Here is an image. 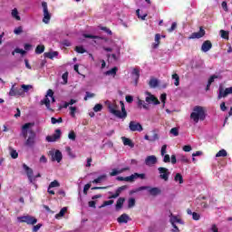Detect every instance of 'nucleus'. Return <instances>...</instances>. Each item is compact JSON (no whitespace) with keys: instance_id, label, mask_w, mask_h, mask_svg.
<instances>
[{"instance_id":"obj_15","label":"nucleus","mask_w":232,"mask_h":232,"mask_svg":"<svg viewBox=\"0 0 232 232\" xmlns=\"http://www.w3.org/2000/svg\"><path fill=\"white\" fill-rule=\"evenodd\" d=\"M52 155V160L56 162H61L63 160V152L61 150H57L55 152H51Z\"/></svg>"},{"instance_id":"obj_58","label":"nucleus","mask_w":232,"mask_h":232,"mask_svg":"<svg viewBox=\"0 0 232 232\" xmlns=\"http://www.w3.org/2000/svg\"><path fill=\"white\" fill-rule=\"evenodd\" d=\"M174 30H177V23L176 22L172 23L170 28L168 29V32L169 34H171V32H174Z\"/></svg>"},{"instance_id":"obj_64","label":"nucleus","mask_w":232,"mask_h":232,"mask_svg":"<svg viewBox=\"0 0 232 232\" xmlns=\"http://www.w3.org/2000/svg\"><path fill=\"white\" fill-rule=\"evenodd\" d=\"M192 218H193V220H200V214H198L197 212H193Z\"/></svg>"},{"instance_id":"obj_36","label":"nucleus","mask_w":232,"mask_h":232,"mask_svg":"<svg viewBox=\"0 0 232 232\" xmlns=\"http://www.w3.org/2000/svg\"><path fill=\"white\" fill-rule=\"evenodd\" d=\"M136 15L138 19H141V21H146V17H148V14H144L143 15H140V9L136 10Z\"/></svg>"},{"instance_id":"obj_24","label":"nucleus","mask_w":232,"mask_h":232,"mask_svg":"<svg viewBox=\"0 0 232 232\" xmlns=\"http://www.w3.org/2000/svg\"><path fill=\"white\" fill-rule=\"evenodd\" d=\"M116 180H119L120 182H133V176H129L125 178L119 176L116 178Z\"/></svg>"},{"instance_id":"obj_14","label":"nucleus","mask_w":232,"mask_h":232,"mask_svg":"<svg viewBox=\"0 0 232 232\" xmlns=\"http://www.w3.org/2000/svg\"><path fill=\"white\" fill-rule=\"evenodd\" d=\"M232 93V87L224 89L222 87H219V93L218 96V99H222V97H227L229 94Z\"/></svg>"},{"instance_id":"obj_21","label":"nucleus","mask_w":232,"mask_h":232,"mask_svg":"<svg viewBox=\"0 0 232 232\" xmlns=\"http://www.w3.org/2000/svg\"><path fill=\"white\" fill-rule=\"evenodd\" d=\"M132 75L135 76V86H137V84H139V79H140V71L138 68H134L132 70Z\"/></svg>"},{"instance_id":"obj_5","label":"nucleus","mask_w":232,"mask_h":232,"mask_svg":"<svg viewBox=\"0 0 232 232\" xmlns=\"http://www.w3.org/2000/svg\"><path fill=\"white\" fill-rule=\"evenodd\" d=\"M23 169H24V171L27 175V179H28L29 182H31V184L35 182V180L37 179L41 178V173H38L36 176H34V169H32V168L28 167V165H26V163L23 164Z\"/></svg>"},{"instance_id":"obj_25","label":"nucleus","mask_w":232,"mask_h":232,"mask_svg":"<svg viewBox=\"0 0 232 232\" xmlns=\"http://www.w3.org/2000/svg\"><path fill=\"white\" fill-rule=\"evenodd\" d=\"M160 44V35L159 34H155V43L152 44L153 50H157Z\"/></svg>"},{"instance_id":"obj_30","label":"nucleus","mask_w":232,"mask_h":232,"mask_svg":"<svg viewBox=\"0 0 232 232\" xmlns=\"http://www.w3.org/2000/svg\"><path fill=\"white\" fill-rule=\"evenodd\" d=\"M149 86L150 88H157L159 86V80L152 78L149 82Z\"/></svg>"},{"instance_id":"obj_50","label":"nucleus","mask_w":232,"mask_h":232,"mask_svg":"<svg viewBox=\"0 0 232 232\" xmlns=\"http://www.w3.org/2000/svg\"><path fill=\"white\" fill-rule=\"evenodd\" d=\"M70 110V115L72 117H75V112L77 111V107L71 106L69 107Z\"/></svg>"},{"instance_id":"obj_28","label":"nucleus","mask_w":232,"mask_h":232,"mask_svg":"<svg viewBox=\"0 0 232 232\" xmlns=\"http://www.w3.org/2000/svg\"><path fill=\"white\" fill-rule=\"evenodd\" d=\"M175 182H179V184H184V178L182 177V174L177 173L174 177Z\"/></svg>"},{"instance_id":"obj_6","label":"nucleus","mask_w":232,"mask_h":232,"mask_svg":"<svg viewBox=\"0 0 232 232\" xmlns=\"http://www.w3.org/2000/svg\"><path fill=\"white\" fill-rule=\"evenodd\" d=\"M17 220L21 224H27L28 226H35V223L37 222V218L30 215L18 217Z\"/></svg>"},{"instance_id":"obj_12","label":"nucleus","mask_w":232,"mask_h":232,"mask_svg":"<svg viewBox=\"0 0 232 232\" xmlns=\"http://www.w3.org/2000/svg\"><path fill=\"white\" fill-rule=\"evenodd\" d=\"M206 35V30L203 27H199V31L197 33H192L189 39H202Z\"/></svg>"},{"instance_id":"obj_51","label":"nucleus","mask_w":232,"mask_h":232,"mask_svg":"<svg viewBox=\"0 0 232 232\" xmlns=\"http://www.w3.org/2000/svg\"><path fill=\"white\" fill-rule=\"evenodd\" d=\"M171 135H174V137H179V128L174 127L170 130Z\"/></svg>"},{"instance_id":"obj_43","label":"nucleus","mask_w":232,"mask_h":232,"mask_svg":"<svg viewBox=\"0 0 232 232\" xmlns=\"http://www.w3.org/2000/svg\"><path fill=\"white\" fill-rule=\"evenodd\" d=\"M51 122H52V124H57V122L59 124H61V122H63V118L60 117V118L56 119V118L52 117L51 118Z\"/></svg>"},{"instance_id":"obj_35","label":"nucleus","mask_w":232,"mask_h":232,"mask_svg":"<svg viewBox=\"0 0 232 232\" xmlns=\"http://www.w3.org/2000/svg\"><path fill=\"white\" fill-rule=\"evenodd\" d=\"M172 79H174V84H175V86H179V84H180V77L179 76V74H177V73H174V74H172Z\"/></svg>"},{"instance_id":"obj_11","label":"nucleus","mask_w":232,"mask_h":232,"mask_svg":"<svg viewBox=\"0 0 232 232\" xmlns=\"http://www.w3.org/2000/svg\"><path fill=\"white\" fill-rule=\"evenodd\" d=\"M129 128L130 131H142L144 129L142 128V125L135 121H131L129 123Z\"/></svg>"},{"instance_id":"obj_16","label":"nucleus","mask_w":232,"mask_h":232,"mask_svg":"<svg viewBox=\"0 0 232 232\" xmlns=\"http://www.w3.org/2000/svg\"><path fill=\"white\" fill-rule=\"evenodd\" d=\"M211 48H213V44H211V41L209 40L205 41L201 45V51L205 53L209 52Z\"/></svg>"},{"instance_id":"obj_22","label":"nucleus","mask_w":232,"mask_h":232,"mask_svg":"<svg viewBox=\"0 0 232 232\" xmlns=\"http://www.w3.org/2000/svg\"><path fill=\"white\" fill-rule=\"evenodd\" d=\"M137 105L140 110H142V108L143 110H150V106H148V103H146V102L140 100V98H138Z\"/></svg>"},{"instance_id":"obj_4","label":"nucleus","mask_w":232,"mask_h":232,"mask_svg":"<svg viewBox=\"0 0 232 232\" xmlns=\"http://www.w3.org/2000/svg\"><path fill=\"white\" fill-rule=\"evenodd\" d=\"M145 189H148L150 195H151V197H157V195H160V193H162V190H160V188H157V187H153L150 188L149 186H141L140 188H138L136 190L132 191V193H137L139 191H144Z\"/></svg>"},{"instance_id":"obj_62","label":"nucleus","mask_w":232,"mask_h":232,"mask_svg":"<svg viewBox=\"0 0 232 232\" xmlns=\"http://www.w3.org/2000/svg\"><path fill=\"white\" fill-rule=\"evenodd\" d=\"M100 30H102L103 32H106L109 35H111V30H110L108 27L100 26Z\"/></svg>"},{"instance_id":"obj_19","label":"nucleus","mask_w":232,"mask_h":232,"mask_svg":"<svg viewBox=\"0 0 232 232\" xmlns=\"http://www.w3.org/2000/svg\"><path fill=\"white\" fill-rule=\"evenodd\" d=\"M124 171H130V167L123 168L120 170H117L115 169H112L111 172H110L111 177H115L117 175H120V173H124Z\"/></svg>"},{"instance_id":"obj_44","label":"nucleus","mask_w":232,"mask_h":232,"mask_svg":"<svg viewBox=\"0 0 232 232\" xmlns=\"http://www.w3.org/2000/svg\"><path fill=\"white\" fill-rule=\"evenodd\" d=\"M68 139H70V140H75V139H77V135L75 134V131L71 130L68 134Z\"/></svg>"},{"instance_id":"obj_26","label":"nucleus","mask_w":232,"mask_h":232,"mask_svg":"<svg viewBox=\"0 0 232 232\" xmlns=\"http://www.w3.org/2000/svg\"><path fill=\"white\" fill-rule=\"evenodd\" d=\"M124 202H126V198H119L116 202V209H122V206H124Z\"/></svg>"},{"instance_id":"obj_7","label":"nucleus","mask_w":232,"mask_h":232,"mask_svg":"<svg viewBox=\"0 0 232 232\" xmlns=\"http://www.w3.org/2000/svg\"><path fill=\"white\" fill-rule=\"evenodd\" d=\"M42 8L44 12L43 23H44V24H48L50 23V19H52V14L48 11V3L42 2Z\"/></svg>"},{"instance_id":"obj_34","label":"nucleus","mask_w":232,"mask_h":232,"mask_svg":"<svg viewBox=\"0 0 232 232\" xmlns=\"http://www.w3.org/2000/svg\"><path fill=\"white\" fill-rule=\"evenodd\" d=\"M118 70H119V68L113 67L112 69L107 71V72H105V75H113V76H115V75H117Z\"/></svg>"},{"instance_id":"obj_41","label":"nucleus","mask_w":232,"mask_h":232,"mask_svg":"<svg viewBox=\"0 0 232 232\" xmlns=\"http://www.w3.org/2000/svg\"><path fill=\"white\" fill-rule=\"evenodd\" d=\"M68 211V208L64 207L63 208L58 214H56V218H59L60 217H64V214Z\"/></svg>"},{"instance_id":"obj_37","label":"nucleus","mask_w":232,"mask_h":232,"mask_svg":"<svg viewBox=\"0 0 232 232\" xmlns=\"http://www.w3.org/2000/svg\"><path fill=\"white\" fill-rule=\"evenodd\" d=\"M44 45L41 44V45H37L36 49H35V53H37L38 55H41V53H43L44 52Z\"/></svg>"},{"instance_id":"obj_33","label":"nucleus","mask_w":232,"mask_h":232,"mask_svg":"<svg viewBox=\"0 0 232 232\" xmlns=\"http://www.w3.org/2000/svg\"><path fill=\"white\" fill-rule=\"evenodd\" d=\"M219 34L222 39H226L227 41H229V32L225 30H220Z\"/></svg>"},{"instance_id":"obj_48","label":"nucleus","mask_w":232,"mask_h":232,"mask_svg":"<svg viewBox=\"0 0 232 232\" xmlns=\"http://www.w3.org/2000/svg\"><path fill=\"white\" fill-rule=\"evenodd\" d=\"M93 111H95V112L102 111V104L97 103V104L93 107Z\"/></svg>"},{"instance_id":"obj_52","label":"nucleus","mask_w":232,"mask_h":232,"mask_svg":"<svg viewBox=\"0 0 232 232\" xmlns=\"http://www.w3.org/2000/svg\"><path fill=\"white\" fill-rule=\"evenodd\" d=\"M61 184L57 180H53L50 183L49 188H59Z\"/></svg>"},{"instance_id":"obj_55","label":"nucleus","mask_w":232,"mask_h":232,"mask_svg":"<svg viewBox=\"0 0 232 232\" xmlns=\"http://www.w3.org/2000/svg\"><path fill=\"white\" fill-rule=\"evenodd\" d=\"M111 204H113V199L104 201L100 208H106V206H111Z\"/></svg>"},{"instance_id":"obj_20","label":"nucleus","mask_w":232,"mask_h":232,"mask_svg":"<svg viewBox=\"0 0 232 232\" xmlns=\"http://www.w3.org/2000/svg\"><path fill=\"white\" fill-rule=\"evenodd\" d=\"M121 140L124 146H129V148H135V143H133L130 138L121 137Z\"/></svg>"},{"instance_id":"obj_59","label":"nucleus","mask_w":232,"mask_h":232,"mask_svg":"<svg viewBox=\"0 0 232 232\" xmlns=\"http://www.w3.org/2000/svg\"><path fill=\"white\" fill-rule=\"evenodd\" d=\"M163 157V162H165L166 164L171 162V158L169 157V154H165Z\"/></svg>"},{"instance_id":"obj_1","label":"nucleus","mask_w":232,"mask_h":232,"mask_svg":"<svg viewBox=\"0 0 232 232\" xmlns=\"http://www.w3.org/2000/svg\"><path fill=\"white\" fill-rule=\"evenodd\" d=\"M33 126H35L34 122H27L22 126V136L24 139H27L25 140V145L29 148H33V146H35V138L37 137V134H35V131L32 130Z\"/></svg>"},{"instance_id":"obj_45","label":"nucleus","mask_w":232,"mask_h":232,"mask_svg":"<svg viewBox=\"0 0 232 232\" xmlns=\"http://www.w3.org/2000/svg\"><path fill=\"white\" fill-rule=\"evenodd\" d=\"M75 52H77V53H86V49L82 46H76Z\"/></svg>"},{"instance_id":"obj_13","label":"nucleus","mask_w":232,"mask_h":232,"mask_svg":"<svg viewBox=\"0 0 232 232\" xmlns=\"http://www.w3.org/2000/svg\"><path fill=\"white\" fill-rule=\"evenodd\" d=\"M157 162H158V160H157V156H155V155L148 156L145 159V165L149 166V167L155 166V164H157Z\"/></svg>"},{"instance_id":"obj_46","label":"nucleus","mask_w":232,"mask_h":232,"mask_svg":"<svg viewBox=\"0 0 232 232\" xmlns=\"http://www.w3.org/2000/svg\"><path fill=\"white\" fill-rule=\"evenodd\" d=\"M135 206V198H130L128 201V208L129 209H130V208H134Z\"/></svg>"},{"instance_id":"obj_47","label":"nucleus","mask_w":232,"mask_h":232,"mask_svg":"<svg viewBox=\"0 0 232 232\" xmlns=\"http://www.w3.org/2000/svg\"><path fill=\"white\" fill-rule=\"evenodd\" d=\"M47 95L51 97L52 102H55V96H53V91L52 89L47 91Z\"/></svg>"},{"instance_id":"obj_57","label":"nucleus","mask_w":232,"mask_h":232,"mask_svg":"<svg viewBox=\"0 0 232 232\" xmlns=\"http://www.w3.org/2000/svg\"><path fill=\"white\" fill-rule=\"evenodd\" d=\"M145 101H146V102H149V104H150V103L153 102V101H155V96L150 94V96L146 97Z\"/></svg>"},{"instance_id":"obj_61","label":"nucleus","mask_w":232,"mask_h":232,"mask_svg":"<svg viewBox=\"0 0 232 232\" xmlns=\"http://www.w3.org/2000/svg\"><path fill=\"white\" fill-rule=\"evenodd\" d=\"M179 160H180V162H183L184 164H189V160L186 156H181Z\"/></svg>"},{"instance_id":"obj_27","label":"nucleus","mask_w":232,"mask_h":232,"mask_svg":"<svg viewBox=\"0 0 232 232\" xmlns=\"http://www.w3.org/2000/svg\"><path fill=\"white\" fill-rule=\"evenodd\" d=\"M32 88H34V86H32V85H26V84L21 85V90L23 91L24 97V93H28V92H30V90H32Z\"/></svg>"},{"instance_id":"obj_53","label":"nucleus","mask_w":232,"mask_h":232,"mask_svg":"<svg viewBox=\"0 0 232 232\" xmlns=\"http://www.w3.org/2000/svg\"><path fill=\"white\" fill-rule=\"evenodd\" d=\"M167 150H168V145L165 144L161 147V150H160L161 157H164L166 155Z\"/></svg>"},{"instance_id":"obj_9","label":"nucleus","mask_w":232,"mask_h":232,"mask_svg":"<svg viewBox=\"0 0 232 232\" xmlns=\"http://www.w3.org/2000/svg\"><path fill=\"white\" fill-rule=\"evenodd\" d=\"M158 171L160 173V179L161 180H164L165 182H168L169 180V169L164 167L158 168Z\"/></svg>"},{"instance_id":"obj_39","label":"nucleus","mask_w":232,"mask_h":232,"mask_svg":"<svg viewBox=\"0 0 232 232\" xmlns=\"http://www.w3.org/2000/svg\"><path fill=\"white\" fill-rule=\"evenodd\" d=\"M104 179H106V175L103 174L102 176H99L97 179L92 180V184H100V182H102Z\"/></svg>"},{"instance_id":"obj_10","label":"nucleus","mask_w":232,"mask_h":232,"mask_svg":"<svg viewBox=\"0 0 232 232\" xmlns=\"http://www.w3.org/2000/svg\"><path fill=\"white\" fill-rule=\"evenodd\" d=\"M61 129H56L53 135H49L46 137V140L47 142H55L56 140H59L61 139Z\"/></svg>"},{"instance_id":"obj_40","label":"nucleus","mask_w":232,"mask_h":232,"mask_svg":"<svg viewBox=\"0 0 232 232\" xmlns=\"http://www.w3.org/2000/svg\"><path fill=\"white\" fill-rule=\"evenodd\" d=\"M216 157H227V151L224 149L220 150L217 154Z\"/></svg>"},{"instance_id":"obj_8","label":"nucleus","mask_w":232,"mask_h":232,"mask_svg":"<svg viewBox=\"0 0 232 232\" xmlns=\"http://www.w3.org/2000/svg\"><path fill=\"white\" fill-rule=\"evenodd\" d=\"M16 84H13L10 91H9V96L10 97H24L23 89L19 87H15Z\"/></svg>"},{"instance_id":"obj_32","label":"nucleus","mask_w":232,"mask_h":232,"mask_svg":"<svg viewBox=\"0 0 232 232\" xmlns=\"http://www.w3.org/2000/svg\"><path fill=\"white\" fill-rule=\"evenodd\" d=\"M45 57H47V59H53V57H57V55H59L58 52H48V53H44Z\"/></svg>"},{"instance_id":"obj_54","label":"nucleus","mask_w":232,"mask_h":232,"mask_svg":"<svg viewBox=\"0 0 232 232\" xmlns=\"http://www.w3.org/2000/svg\"><path fill=\"white\" fill-rule=\"evenodd\" d=\"M42 227H43V224L38 223L36 226H34V227H33L32 231H33V232H37V231H39V229H41Z\"/></svg>"},{"instance_id":"obj_23","label":"nucleus","mask_w":232,"mask_h":232,"mask_svg":"<svg viewBox=\"0 0 232 232\" xmlns=\"http://www.w3.org/2000/svg\"><path fill=\"white\" fill-rule=\"evenodd\" d=\"M128 220H130V216H128V214H122L118 218L119 224H128Z\"/></svg>"},{"instance_id":"obj_60","label":"nucleus","mask_w":232,"mask_h":232,"mask_svg":"<svg viewBox=\"0 0 232 232\" xmlns=\"http://www.w3.org/2000/svg\"><path fill=\"white\" fill-rule=\"evenodd\" d=\"M10 155L12 159H17V157H19V153H17V150H12Z\"/></svg>"},{"instance_id":"obj_29","label":"nucleus","mask_w":232,"mask_h":232,"mask_svg":"<svg viewBox=\"0 0 232 232\" xmlns=\"http://www.w3.org/2000/svg\"><path fill=\"white\" fill-rule=\"evenodd\" d=\"M11 15L14 17V19H16V21H21V16L19 15V11H17V8L12 10Z\"/></svg>"},{"instance_id":"obj_63","label":"nucleus","mask_w":232,"mask_h":232,"mask_svg":"<svg viewBox=\"0 0 232 232\" xmlns=\"http://www.w3.org/2000/svg\"><path fill=\"white\" fill-rule=\"evenodd\" d=\"M14 34H15V35H19V34H23V27L19 26V27L15 28L14 30Z\"/></svg>"},{"instance_id":"obj_56","label":"nucleus","mask_w":232,"mask_h":232,"mask_svg":"<svg viewBox=\"0 0 232 232\" xmlns=\"http://www.w3.org/2000/svg\"><path fill=\"white\" fill-rule=\"evenodd\" d=\"M90 188H92V184L87 183L84 187H83V194L84 195H88V190L90 189Z\"/></svg>"},{"instance_id":"obj_42","label":"nucleus","mask_w":232,"mask_h":232,"mask_svg":"<svg viewBox=\"0 0 232 232\" xmlns=\"http://www.w3.org/2000/svg\"><path fill=\"white\" fill-rule=\"evenodd\" d=\"M93 97H95V93L86 92H85V97L83 99H84V101H88V99H93Z\"/></svg>"},{"instance_id":"obj_2","label":"nucleus","mask_w":232,"mask_h":232,"mask_svg":"<svg viewBox=\"0 0 232 232\" xmlns=\"http://www.w3.org/2000/svg\"><path fill=\"white\" fill-rule=\"evenodd\" d=\"M121 104V111L119 110V105L115 102H107V108L114 117L118 119H126L128 117V111H126V107L124 106V102H120Z\"/></svg>"},{"instance_id":"obj_18","label":"nucleus","mask_w":232,"mask_h":232,"mask_svg":"<svg viewBox=\"0 0 232 232\" xmlns=\"http://www.w3.org/2000/svg\"><path fill=\"white\" fill-rule=\"evenodd\" d=\"M48 94L45 95L44 99L40 102L42 106H45L49 111H53L52 107H50V99L48 98Z\"/></svg>"},{"instance_id":"obj_3","label":"nucleus","mask_w":232,"mask_h":232,"mask_svg":"<svg viewBox=\"0 0 232 232\" xmlns=\"http://www.w3.org/2000/svg\"><path fill=\"white\" fill-rule=\"evenodd\" d=\"M190 119L196 123L198 121H206V110L202 106H195L193 111L190 113Z\"/></svg>"},{"instance_id":"obj_49","label":"nucleus","mask_w":232,"mask_h":232,"mask_svg":"<svg viewBox=\"0 0 232 232\" xmlns=\"http://www.w3.org/2000/svg\"><path fill=\"white\" fill-rule=\"evenodd\" d=\"M83 37L85 39H101V37H99L98 35H92V34H84Z\"/></svg>"},{"instance_id":"obj_38","label":"nucleus","mask_w":232,"mask_h":232,"mask_svg":"<svg viewBox=\"0 0 232 232\" xmlns=\"http://www.w3.org/2000/svg\"><path fill=\"white\" fill-rule=\"evenodd\" d=\"M175 222H177L178 224H183L182 219L178 218L177 216H172L171 218H170L171 225L173 226V224H175Z\"/></svg>"},{"instance_id":"obj_31","label":"nucleus","mask_w":232,"mask_h":232,"mask_svg":"<svg viewBox=\"0 0 232 232\" xmlns=\"http://www.w3.org/2000/svg\"><path fill=\"white\" fill-rule=\"evenodd\" d=\"M130 177H132V182L133 180H135V179H141L142 180H144V179H146V174L134 173V174H131Z\"/></svg>"},{"instance_id":"obj_17","label":"nucleus","mask_w":232,"mask_h":232,"mask_svg":"<svg viewBox=\"0 0 232 232\" xmlns=\"http://www.w3.org/2000/svg\"><path fill=\"white\" fill-rule=\"evenodd\" d=\"M124 189H128V186L123 185V186H121V187H119V188L116 189L115 193L112 194L111 197H109V198H117L118 197L121 196V193H122V191H124Z\"/></svg>"}]
</instances>
